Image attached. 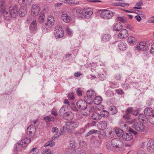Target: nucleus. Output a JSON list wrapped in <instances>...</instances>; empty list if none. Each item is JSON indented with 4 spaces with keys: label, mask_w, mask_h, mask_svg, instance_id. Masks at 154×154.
<instances>
[{
    "label": "nucleus",
    "mask_w": 154,
    "mask_h": 154,
    "mask_svg": "<svg viewBox=\"0 0 154 154\" xmlns=\"http://www.w3.org/2000/svg\"><path fill=\"white\" fill-rule=\"evenodd\" d=\"M133 128L139 132H144L146 127L145 125L141 122H135L132 125Z\"/></svg>",
    "instance_id": "f257e3e1"
},
{
    "label": "nucleus",
    "mask_w": 154,
    "mask_h": 154,
    "mask_svg": "<svg viewBox=\"0 0 154 154\" xmlns=\"http://www.w3.org/2000/svg\"><path fill=\"white\" fill-rule=\"evenodd\" d=\"M5 4L6 3L5 1H3L2 2L0 5V11L5 20H8L9 19V14L5 8Z\"/></svg>",
    "instance_id": "f03ea898"
},
{
    "label": "nucleus",
    "mask_w": 154,
    "mask_h": 154,
    "mask_svg": "<svg viewBox=\"0 0 154 154\" xmlns=\"http://www.w3.org/2000/svg\"><path fill=\"white\" fill-rule=\"evenodd\" d=\"M123 144V141L121 139L116 138L112 140L111 144L113 147L117 148H120L122 147Z\"/></svg>",
    "instance_id": "7ed1b4c3"
},
{
    "label": "nucleus",
    "mask_w": 154,
    "mask_h": 154,
    "mask_svg": "<svg viewBox=\"0 0 154 154\" xmlns=\"http://www.w3.org/2000/svg\"><path fill=\"white\" fill-rule=\"evenodd\" d=\"M54 33L56 38H61L64 35V32L62 28L58 26H56Z\"/></svg>",
    "instance_id": "20e7f679"
},
{
    "label": "nucleus",
    "mask_w": 154,
    "mask_h": 154,
    "mask_svg": "<svg viewBox=\"0 0 154 154\" xmlns=\"http://www.w3.org/2000/svg\"><path fill=\"white\" fill-rule=\"evenodd\" d=\"M9 11L10 13L8 14H9V17L11 16L14 18L16 17L18 13L17 6L15 5L13 7L10 6L9 8Z\"/></svg>",
    "instance_id": "39448f33"
},
{
    "label": "nucleus",
    "mask_w": 154,
    "mask_h": 154,
    "mask_svg": "<svg viewBox=\"0 0 154 154\" xmlns=\"http://www.w3.org/2000/svg\"><path fill=\"white\" fill-rule=\"evenodd\" d=\"M96 94L94 91L92 90H90L87 91V96L85 97L86 100H88L90 101L88 102V104H91L93 103L92 99L95 96Z\"/></svg>",
    "instance_id": "423d86ee"
},
{
    "label": "nucleus",
    "mask_w": 154,
    "mask_h": 154,
    "mask_svg": "<svg viewBox=\"0 0 154 154\" xmlns=\"http://www.w3.org/2000/svg\"><path fill=\"white\" fill-rule=\"evenodd\" d=\"M113 15V12L109 10H106L103 11L100 14L101 17L106 19H109L111 18Z\"/></svg>",
    "instance_id": "0eeeda50"
},
{
    "label": "nucleus",
    "mask_w": 154,
    "mask_h": 154,
    "mask_svg": "<svg viewBox=\"0 0 154 154\" xmlns=\"http://www.w3.org/2000/svg\"><path fill=\"white\" fill-rule=\"evenodd\" d=\"M87 103H88V100L86 102L85 100H80L77 102L76 104L79 109L85 110L87 108Z\"/></svg>",
    "instance_id": "6e6552de"
},
{
    "label": "nucleus",
    "mask_w": 154,
    "mask_h": 154,
    "mask_svg": "<svg viewBox=\"0 0 154 154\" xmlns=\"http://www.w3.org/2000/svg\"><path fill=\"white\" fill-rule=\"evenodd\" d=\"M55 22L54 17L52 16H49L47 19V23H45V26L44 27L46 30H48V28L51 27L54 24Z\"/></svg>",
    "instance_id": "1a4fd4ad"
},
{
    "label": "nucleus",
    "mask_w": 154,
    "mask_h": 154,
    "mask_svg": "<svg viewBox=\"0 0 154 154\" xmlns=\"http://www.w3.org/2000/svg\"><path fill=\"white\" fill-rule=\"evenodd\" d=\"M82 13V17H83L86 18H88L92 14L93 11L91 9L88 8L83 9Z\"/></svg>",
    "instance_id": "9d476101"
},
{
    "label": "nucleus",
    "mask_w": 154,
    "mask_h": 154,
    "mask_svg": "<svg viewBox=\"0 0 154 154\" xmlns=\"http://www.w3.org/2000/svg\"><path fill=\"white\" fill-rule=\"evenodd\" d=\"M40 8L39 7L36 5H32L31 8V14L33 17H35L38 15L39 13Z\"/></svg>",
    "instance_id": "9b49d317"
},
{
    "label": "nucleus",
    "mask_w": 154,
    "mask_h": 154,
    "mask_svg": "<svg viewBox=\"0 0 154 154\" xmlns=\"http://www.w3.org/2000/svg\"><path fill=\"white\" fill-rule=\"evenodd\" d=\"M35 125H30L27 128V134L31 137H33L35 135Z\"/></svg>",
    "instance_id": "f8f14e48"
},
{
    "label": "nucleus",
    "mask_w": 154,
    "mask_h": 154,
    "mask_svg": "<svg viewBox=\"0 0 154 154\" xmlns=\"http://www.w3.org/2000/svg\"><path fill=\"white\" fill-rule=\"evenodd\" d=\"M148 48L147 44L145 42H141L139 44V45L137 46L135 48V50L140 51L146 50Z\"/></svg>",
    "instance_id": "ddd939ff"
},
{
    "label": "nucleus",
    "mask_w": 154,
    "mask_h": 154,
    "mask_svg": "<svg viewBox=\"0 0 154 154\" xmlns=\"http://www.w3.org/2000/svg\"><path fill=\"white\" fill-rule=\"evenodd\" d=\"M73 14L79 18L82 17V10L77 8H74L72 9Z\"/></svg>",
    "instance_id": "4468645a"
},
{
    "label": "nucleus",
    "mask_w": 154,
    "mask_h": 154,
    "mask_svg": "<svg viewBox=\"0 0 154 154\" xmlns=\"http://www.w3.org/2000/svg\"><path fill=\"white\" fill-rule=\"evenodd\" d=\"M128 36V32L127 29H125L121 30L118 34L119 38L121 39L127 38Z\"/></svg>",
    "instance_id": "2eb2a0df"
},
{
    "label": "nucleus",
    "mask_w": 154,
    "mask_h": 154,
    "mask_svg": "<svg viewBox=\"0 0 154 154\" xmlns=\"http://www.w3.org/2000/svg\"><path fill=\"white\" fill-rule=\"evenodd\" d=\"M148 150L149 152H152L154 149V141L150 140L148 142L147 144Z\"/></svg>",
    "instance_id": "dca6fc26"
},
{
    "label": "nucleus",
    "mask_w": 154,
    "mask_h": 154,
    "mask_svg": "<svg viewBox=\"0 0 154 154\" xmlns=\"http://www.w3.org/2000/svg\"><path fill=\"white\" fill-rule=\"evenodd\" d=\"M98 129L100 130H103L107 126L106 122L105 121H100L97 125Z\"/></svg>",
    "instance_id": "f3484780"
},
{
    "label": "nucleus",
    "mask_w": 154,
    "mask_h": 154,
    "mask_svg": "<svg viewBox=\"0 0 154 154\" xmlns=\"http://www.w3.org/2000/svg\"><path fill=\"white\" fill-rule=\"evenodd\" d=\"M78 123L72 121H68L66 123V125L69 128H76L78 126Z\"/></svg>",
    "instance_id": "a211bd4d"
},
{
    "label": "nucleus",
    "mask_w": 154,
    "mask_h": 154,
    "mask_svg": "<svg viewBox=\"0 0 154 154\" xmlns=\"http://www.w3.org/2000/svg\"><path fill=\"white\" fill-rule=\"evenodd\" d=\"M133 138V136L130 133H126L123 134L122 138L123 140L126 141L131 140Z\"/></svg>",
    "instance_id": "6ab92c4d"
},
{
    "label": "nucleus",
    "mask_w": 154,
    "mask_h": 154,
    "mask_svg": "<svg viewBox=\"0 0 154 154\" xmlns=\"http://www.w3.org/2000/svg\"><path fill=\"white\" fill-rule=\"evenodd\" d=\"M19 3L22 6L27 5L31 3L32 0H18Z\"/></svg>",
    "instance_id": "aec40b11"
},
{
    "label": "nucleus",
    "mask_w": 154,
    "mask_h": 154,
    "mask_svg": "<svg viewBox=\"0 0 154 154\" xmlns=\"http://www.w3.org/2000/svg\"><path fill=\"white\" fill-rule=\"evenodd\" d=\"M91 117L93 120L97 121L101 119L102 116L97 112H94L92 115Z\"/></svg>",
    "instance_id": "412c9836"
},
{
    "label": "nucleus",
    "mask_w": 154,
    "mask_h": 154,
    "mask_svg": "<svg viewBox=\"0 0 154 154\" xmlns=\"http://www.w3.org/2000/svg\"><path fill=\"white\" fill-rule=\"evenodd\" d=\"M62 20L66 23H69L70 20V17L67 14H63L61 16Z\"/></svg>",
    "instance_id": "4be33fe9"
},
{
    "label": "nucleus",
    "mask_w": 154,
    "mask_h": 154,
    "mask_svg": "<svg viewBox=\"0 0 154 154\" xmlns=\"http://www.w3.org/2000/svg\"><path fill=\"white\" fill-rule=\"evenodd\" d=\"M123 27L122 24L120 23H116L113 26V29L115 31H119Z\"/></svg>",
    "instance_id": "5701e85b"
},
{
    "label": "nucleus",
    "mask_w": 154,
    "mask_h": 154,
    "mask_svg": "<svg viewBox=\"0 0 154 154\" xmlns=\"http://www.w3.org/2000/svg\"><path fill=\"white\" fill-rule=\"evenodd\" d=\"M115 134H116L117 136L119 137H123V136L124 134H123V131L122 130L120 129L119 128H116L114 130Z\"/></svg>",
    "instance_id": "b1692460"
},
{
    "label": "nucleus",
    "mask_w": 154,
    "mask_h": 154,
    "mask_svg": "<svg viewBox=\"0 0 154 154\" xmlns=\"http://www.w3.org/2000/svg\"><path fill=\"white\" fill-rule=\"evenodd\" d=\"M144 113L147 116H150L153 113V109L151 108H146L144 110Z\"/></svg>",
    "instance_id": "393cba45"
},
{
    "label": "nucleus",
    "mask_w": 154,
    "mask_h": 154,
    "mask_svg": "<svg viewBox=\"0 0 154 154\" xmlns=\"http://www.w3.org/2000/svg\"><path fill=\"white\" fill-rule=\"evenodd\" d=\"M29 29L32 31H34L37 29V23L36 20H33L29 26Z\"/></svg>",
    "instance_id": "a878e982"
},
{
    "label": "nucleus",
    "mask_w": 154,
    "mask_h": 154,
    "mask_svg": "<svg viewBox=\"0 0 154 154\" xmlns=\"http://www.w3.org/2000/svg\"><path fill=\"white\" fill-rule=\"evenodd\" d=\"M26 10L22 8H21L18 11L19 15L21 17H24L26 14Z\"/></svg>",
    "instance_id": "bb28decb"
},
{
    "label": "nucleus",
    "mask_w": 154,
    "mask_h": 154,
    "mask_svg": "<svg viewBox=\"0 0 154 154\" xmlns=\"http://www.w3.org/2000/svg\"><path fill=\"white\" fill-rule=\"evenodd\" d=\"M109 109V112L112 115L115 114L117 112V110L116 109V108L114 106H110Z\"/></svg>",
    "instance_id": "cd10ccee"
},
{
    "label": "nucleus",
    "mask_w": 154,
    "mask_h": 154,
    "mask_svg": "<svg viewBox=\"0 0 154 154\" xmlns=\"http://www.w3.org/2000/svg\"><path fill=\"white\" fill-rule=\"evenodd\" d=\"M67 111V109L66 107H62L59 110V114L60 116H63Z\"/></svg>",
    "instance_id": "c85d7f7f"
},
{
    "label": "nucleus",
    "mask_w": 154,
    "mask_h": 154,
    "mask_svg": "<svg viewBox=\"0 0 154 154\" xmlns=\"http://www.w3.org/2000/svg\"><path fill=\"white\" fill-rule=\"evenodd\" d=\"M127 45L125 42H122L119 45V48L121 50L124 51L126 49Z\"/></svg>",
    "instance_id": "c756f323"
},
{
    "label": "nucleus",
    "mask_w": 154,
    "mask_h": 154,
    "mask_svg": "<svg viewBox=\"0 0 154 154\" xmlns=\"http://www.w3.org/2000/svg\"><path fill=\"white\" fill-rule=\"evenodd\" d=\"M131 112H132V109H127L126 111V114L123 116L124 118L127 119H130V116L129 115V113H131Z\"/></svg>",
    "instance_id": "7c9ffc66"
},
{
    "label": "nucleus",
    "mask_w": 154,
    "mask_h": 154,
    "mask_svg": "<svg viewBox=\"0 0 154 154\" xmlns=\"http://www.w3.org/2000/svg\"><path fill=\"white\" fill-rule=\"evenodd\" d=\"M102 101L101 97L100 96L96 97L94 100V102L95 104L99 105L101 103Z\"/></svg>",
    "instance_id": "2f4dec72"
},
{
    "label": "nucleus",
    "mask_w": 154,
    "mask_h": 154,
    "mask_svg": "<svg viewBox=\"0 0 154 154\" xmlns=\"http://www.w3.org/2000/svg\"><path fill=\"white\" fill-rule=\"evenodd\" d=\"M44 119L46 122H54V118L51 116H46L44 117Z\"/></svg>",
    "instance_id": "473e14b6"
},
{
    "label": "nucleus",
    "mask_w": 154,
    "mask_h": 154,
    "mask_svg": "<svg viewBox=\"0 0 154 154\" xmlns=\"http://www.w3.org/2000/svg\"><path fill=\"white\" fill-rule=\"evenodd\" d=\"M143 2L142 0H140L136 4V7H134V8L141 9L142 8L141 6L143 5Z\"/></svg>",
    "instance_id": "72a5a7b5"
},
{
    "label": "nucleus",
    "mask_w": 154,
    "mask_h": 154,
    "mask_svg": "<svg viewBox=\"0 0 154 154\" xmlns=\"http://www.w3.org/2000/svg\"><path fill=\"white\" fill-rule=\"evenodd\" d=\"M31 141L30 139L28 138H25L21 140V142L23 144V146L25 147Z\"/></svg>",
    "instance_id": "f704fd0d"
},
{
    "label": "nucleus",
    "mask_w": 154,
    "mask_h": 154,
    "mask_svg": "<svg viewBox=\"0 0 154 154\" xmlns=\"http://www.w3.org/2000/svg\"><path fill=\"white\" fill-rule=\"evenodd\" d=\"M25 147L23 146V144L21 142L20 143H18L17 144L16 146V148L17 150L18 151L22 149V148Z\"/></svg>",
    "instance_id": "c9c22d12"
},
{
    "label": "nucleus",
    "mask_w": 154,
    "mask_h": 154,
    "mask_svg": "<svg viewBox=\"0 0 154 154\" xmlns=\"http://www.w3.org/2000/svg\"><path fill=\"white\" fill-rule=\"evenodd\" d=\"M100 114L102 116V117H107L109 116V113L107 111L104 110L100 112Z\"/></svg>",
    "instance_id": "e433bc0d"
},
{
    "label": "nucleus",
    "mask_w": 154,
    "mask_h": 154,
    "mask_svg": "<svg viewBox=\"0 0 154 154\" xmlns=\"http://www.w3.org/2000/svg\"><path fill=\"white\" fill-rule=\"evenodd\" d=\"M111 38V36L109 34H106L103 35L102 37L103 40L104 41H107L110 40Z\"/></svg>",
    "instance_id": "4c0bfd02"
},
{
    "label": "nucleus",
    "mask_w": 154,
    "mask_h": 154,
    "mask_svg": "<svg viewBox=\"0 0 154 154\" xmlns=\"http://www.w3.org/2000/svg\"><path fill=\"white\" fill-rule=\"evenodd\" d=\"M45 16L44 14L42 13L40 14V15L38 18V22L40 23H43L45 20Z\"/></svg>",
    "instance_id": "58836bf2"
},
{
    "label": "nucleus",
    "mask_w": 154,
    "mask_h": 154,
    "mask_svg": "<svg viewBox=\"0 0 154 154\" xmlns=\"http://www.w3.org/2000/svg\"><path fill=\"white\" fill-rule=\"evenodd\" d=\"M99 132V131L96 130L92 129L89 131H88L86 134L85 136L86 137H88V136H90V135L93 134L94 133H97Z\"/></svg>",
    "instance_id": "ea45409f"
},
{
    "label": "nucleus",
    "mask_w": 154,
    "mask_h": 154,
    "mask_svg": "<svg viewBox=\"0 0 154 154\" xmlns=\"http://www.w3.org/2000/svg\"><path fill=\"white\" fill-rule=\"evenodd\" d=\"M55 144V143L52 140L51 141H48V142L46 143L45 145L44 146L45 147H46L48 146H50L51 147H52Z\"/></svg>",
    "instance_id": "a19ab883"
},
{
    "label": "nucleus",
    "mask_w": 154,
    "mask_h": 154,
    "mask_svg": "<svg viewBox=\"0 0 154 154\" xmlns=\"http://www.w3.org/2000/svg\"><path fill=\"white\" fill-rule=\"evenodd\" d=\"M128 41L131 44H134L136 42V39L134 37L130 36L128 38Z\"/></svg>",
    "instance_id": "79ce46f5"
},
{
    "label": "nucleus",
    "mask_w": 154,
    "mask_h": 154,
    "mask_svg": "<svg viewBox=\"0 0 154 154\" xmlns=\"http://www.w3.org/2000/svg\"><path fill=\"white\" fill-rule=\"evenodd\" d=\"M83 112H82V114L83 115L86 116H88L90 114V111L89 109L86 108L85 109L83 110Z\"/></svg>",
    "instance_id": "37998d69"
},
{
    "label": "nucleus",
    "mask_w": 154,
    "mask_h": 154,
    "mask_svg": "<svg viewBox=\"0 0 154 154\" xmlns=\"http://www.w3.org/2000/svg\"><path fill=\"white\" fill-rule=\"evenodd\" d=\"M146 117L143 114H140L138 116V118L139 121H146L145 119Z\"/></svg>",
    "instance_id": "c03bdc74"
},
{
    "label": "nucleus",
    "mask_w": 154,
    "mask_h": 154,
    "mask_svg": "<svg viewBox=\"0 0 154 154\" xmlns=\"http://www.w3.org/2000/svg\"><path fill=\"white\" fill-rule=\"evenodd\" d=\"M117 20L122 23H125L126 21V18L124 17H117Z\"/></svg>",
    "instance_id": "a18cd8bd"
},
{
    "label": "nucleus",
    "mask_w": 154,
    "mask_h": 154,
    "mask_svg": "<svg viewBox=\"0 0 154 154\" xmlns=\"http://www.w3.org/2000/svg\"><path fill=\"white\" fill-rule=\"evenodd\" d=\"M38 150L36 148H33L29 152L31 153L32 152V154H38Z\"/></svg>",
    "instance_id": "49530a36"
},
{
    "label": "nucleus",
    "mask_w": 154,
    "mask_h": 154,
    "mask_svg": "<svg viewBox=\"0 0 154 154\" xmlns=\"http://www.w3.org/2000/svg\"><path fill=\"white\" fill-rule=\"evenodd\" d=\"M149 121L150 123L152 125H154V115L149 116Z\"/></svg>",
    "instance_id": "de8ad7c7"
},
{
    "label": "nucleus",
    "mask_w": 154,
    "mask_h": 154,
    "mask_svg": "<svg viewBox=\"0 0 154 154\" xmlns=\"http://www.w3.org/2000/svg\"><path fill=\"white\" fill-rule=\"evenodd\" d=\"M115 134V133L114 130H113V131H111L109 132L108 136L111 138H112L113 137Z\"/></svg>",
    "instance_id": "09e8293b"
},
{
    "label": "nucleus",
    "mask_w": 154,
    "mask_h": 154,
    "mask_svg": "<svg viewBox=\"0 0 154 154\" xmlns=\"http://www.w3.org/2000/svg\"><path fill=\"white\" fill-rule=\"evenodd\" d=\"M116 92L118 94L122 95L124 93L123 90L121 89H117L116 90Z\"/></svg>",
    "instance_id": "8fccbe9b"
},
{
    "label": "nucleus",
    "mask_w": 154,
    "mask_h": 154,
    "mask_svg": "<svg viewBox=\"0 0 154 154\" xmlns=\"http://www.w3.org/2000/svg\"><path fill=\"white\" fill-rule=\"evenodd\" d=\"M76 92L77 94L79 96H82V92L80 88H77Z\"/></svg>",
    "instance_id": "3c124183"
},
{
    "label": "nucleus",
    "mask_w": 154,
    "mask_h": 154,
    "mask_svg": "<svg viewBox=\"0 0 154 154\" xmlns=\"http://www.w3.org/2000/svg\"><path fill=\"white\" fill-rule=\"evenodd\" d=\"M100 78L102 79V80H105L106 79V76L103 73H100L99 74Z\"/></svg>",
    "instance_id": "603ef678"
},
{
    "label": "nucleus",
    "mask_w": 154,
    "mask_h": 154,
    "mask_svg": "<svg viewBox=\"0 0 154 154\" xmlns=\"http://www.w3.org/2000/svg\"><path fill=\"white\" fill-rule=\"evenodd\" d=\"M76 143L74 141H72L70 143V147L72 148H74L75 147Z\"/></svg>",
    "instance_id": "864d4df0"
},
{
    "label": "nucleus",
    "mask_w": 154,
    "mask_h": 154,
    "mask_svg": "<svg viewBox=\"0 0 154 154\" xmlns=\"http://www.w3.org/2000/svg\"><path fill=\"white\" fill-rule=\"evenodd\" d=\"M119 6H122V7H125L126 6H128L129 5V4L127 3H119Z\"/></svg>",
    "instance_id": "5fc2aeb1"
},
{
    "label": "nucleus",
    "mask_w": 154,
    "mask_h": 154,
    "mask_svg": "<svg viewBox=\"0 0 154 154\" xmlns=\"http://www.w3.org/2000/svg\"><path fill=\"white\" fill-rule=\"evenodd\" d=\"M58 128L56 127H53L52 129V132L57 133L58 132Z\"/></svg>",
    "instance_id": "6e6d98bb"
},
{
    "label": "nucleus",
    "mask_w": 154,
    "mask_h": 154,
    "mask_svg": "<svg viewBox=\"0 0 154 154\" xmlns=\"http://www.w3.org/2000/svg\"><path fill=\"white\" fill-rule=\"evenodd\" d=\"M68 97L71 100H73L74 99V95L72 93H70L68 95Z\"/></svg>",
    "instance_id": "4d7b16f0"
},
{
    "label": "nucleus",
    "mask_w": 154,
    "mask_h": 154,
    "mask_svg": "<svg viewBox=\"0 0 154 154\" xmlns=\"http://www.w3.org/2000/svg\"><path fill=\"white\" fill-rule=\"evenodd\" d=\"M71 114H72V113L69 111H67L66 112L65 114L63 116L64 117H69V116H70Z\"/></svg>",
    "instance_id": "13d9d810"
},
{
    "label": "nucleus",
    "mask_w": 154,
    "mask_h": 154,
    "mask_svg": "<svg viewBox=\"0 0 154 154\" xmlns=\"http://www.w3.org/2000/svg\"><path fill=\"white\" fill-rule=\"evenodd\" d=\"M150 52L152 54H154V43L151 46Z\"/></svg>",
    "instance_id": "bf43d9fd"
},
{
    "label": "nucleus",
    "mask_w": 154,
    "mask_h": 154,
    "mask_svg": "<svg viewBox=\"0 0 154 154\" xmlns=\"http://www.w3.org/2000/svg\"><path fill=\"white\" fill-rule=\"evenodd\" d=\"M129 131L130 132L132 133L134 135H136L137 134V132L132 129H129Z\"/></svg>",
    "instance_id": "052dcab7"
},
{
    "label": "nucleus",
    "mask_w": 154,
    "mask_h": 154,
    "mask_svg": "<svg viewBox=\"0 0 154 154\" xmlns=\"http://www.w3.org/2000/svg\"><path fill=\"white\" fill-rule=\"evenodd\" d=\"M135 18H136L137 20L139 22L141 20V18L140 17L139 15H137L135 16Z\"/></svg>",
    "instance_id": "680f3d73"
},
{
    "label": "nucleus",
    "mask_w": 154,
    "mask_h": 154,
    "mask_svg": "<svg viewBox=\"0 0 154 154\" xmlns=\"http://www.w3.org/2000/svg\"><path fill=\"white\" fill-rule=\"evenodd\" d=\"M51 114L53 115L56 116L57 115V113L55 109H53L51 111Z\"/></svg>",
    "instance_id": "e2e57ef3"
},
{
    "label": "nucleus",
    "mask_w": 154,
    "mask_h": 154,
    "mask_svg": "<svg viewBox=\"0 0 154 154\" xmlns=\"http://www.w3.org/2000/svg\"><path fill=\"white\" fill-rule=\"evenodd\" d=\"M65 131L63 130L62 128H61L60 131V135H63L65 134Z\"/></svg>",
    "instance_id": "0e129e2a"
},
{
    "label": "nucleus",
    "mask_w": 154,
    "mask_h": 154,
    "mask_svg": "<svg viewBox=\"0 0 154 154\" xmlns=\"http://www.w3.org/2000/svg\"><path fill=\"white\" fill-rule=\"evenodd\" d=\"M132 114L134 115H137L138 113V110H135L134 111V110L132 109V112H131Z\"/></svg>",
    "instance_id": "69168bd1"
},
{
    "label": "nucleus",
    "mask_w": 154,
    "mask_h": 154,
    "mask_svg": "<svg viewBox=\"0 0 154 154\" xmlns=\"http://www.w3.org/2000/svg\"><path fill=\"white\" fill-rule=\"evenodd\" d=\"M82 74L80 72H77L75 73L74 74L75 76L76 77H78L80 76L81 75H82Z\"/></svg>",
    "instance_id": "338daca9"
},
{
    "label": "nucleus",
    "mask_w": 154,
    "mask_h": 154,
    "mask_svg": "<svg viewBox=\"0 0 154 154\" xmlns=\"http://www.w3.org/2000/svg\"><path fill=\"white\" fill-rule=\"evenodd\" d=\"M137 154H146L145 152L143 151V150H139L138 152V153Z\"/></svg>",
    "instance_id": "774afa93"
}]
</instances>
